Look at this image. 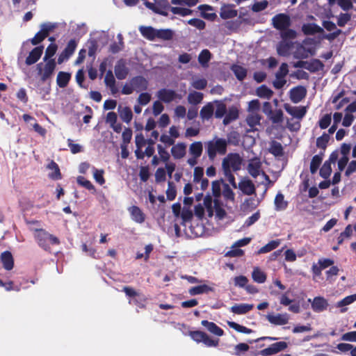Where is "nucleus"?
<instances>
[{
    "label": "nucleus",
    "instance_id": "nucleus-62",
    "mask_svg": "<svg viewBox=\"0 0 356 356\" xmlns=\"http://www.w3.org/2000/svg\"><path fill=\"white\" fill-rule=\"evenodd\" d=\"M188 24L197 28L199 30H203L205 29L206 23L204 20L198 18H193L188 21Z\"/></svg>",
    "mask_w": 356,
    "mask_h": 356
},
{
    "label": "nucleus",
    "instance_id": "nucleus-30",
    "mask_svg": "<svg viewBox=\"0 0 356 356\" xmlns=\"http://www.w3.org/2000/svg\"><path fill=\"white\" fill-rule=\"evenodd\" d=\"M186 146L183 143H179L171 148V154L175 159H180L186 154Z\"/></svg>",
    "mask_w": 356,
    "mask_h": 356
},
{
    "label": "nucleus",
    "instance_id": "nucleus-28",
    "mask_svg": "<svg viewBox=\"0 0 356 356\" xmlns=\"http://www.w3.org/2000/svg\"><path fill=\"white\" fill-rule=\"evenodd\" d=\"M118 111L119 113L120 118L123 122L129 123L132 120L133 113L129 106L122 107L120 105L118 108Z\"/></svg>",
    "mask_w": 356,
    "mask_h": 356
},
{
    "label": "nucleus",
    "instance_id": "nucleus-11",
    "mask_svg": "<svg viewBox=\"0 0 356 356\" xmlns=\"http://www.w3.org/2000/svg\"><path fill=\"white\" fill-rule=\"evenodd\" d=\"M43 49L44 47L42 45L33 48L30 51L29 56L26 57L25 63L27 65H31L36 63L42 55Z\"/></svg>",
    "mask_w": 356,
    "mask_h": 356
},
{
    "label": "nucleus",
    "instance_id": "nucleus-1",
    "mask_svg": "<svg viewBox=\"0 0 356 356\" xmlns=\"http://www.w3.org/2000/svg\"><path fill=\"white\" fill-rule=\"evenodd\" d=\"M209 159L213 161L218 154L225 155L227 150V141L225 138L215 137L213 140L205 143Z\"/></svg>",
    "mask_w": 356,
    "mask_h": 356
},
{
    "label": "nucleus",
    "instance_id": "nucleus-4",
    "mask_svg": "<svg viewBox=\"0 0 356 356\" xmlns=\"http://www.w3.org/2000/svg\"><path fill=\"white\" fill-rule=\"evenodd\" d=\"M44 62V66L42 63H38L36 66L38 74L40 76V81L42 82H45L51 77L56 67V63L54 59H49Z\"/></svg>",
    "mask_w": 356,
    "mask_h": 356
},
{
    "label": "nucleus",
    "instance_id": "nucleus-33",
    "mask_svg": "<svg viewBox=\"0 0 356 356\" xmlns=\"http://www.w3.org/2000/svg\"><path fill=\"white\" fill-rule=\"evenodd\" d=\"M238 118V110L235 106H232L229 108L228 112L226 113L223 119V124L227 125L232 122L236 120Z\"/></svg>",
    "mask_w": 356,
    "mask_h": 356
},
{
    "label": "nucleus",
    "instance_id": "nucleus-61",
    "mask_svg": "<svg viewBox=\"0 0 356 356\" xmlns=\"http://www.w3.org/2000/svg\"><path fill=\"white\" fill-rule=\"evenodd\" d=\"M177 195V191L175 186L172 181H169L168 184V189L166 191L167 199L170 201H172L175 199Z\"/></svg>",
    "mask_w": 356,
    "mask_h": 356
},
{
    "label": "nucleus",
    "instance_id": "nucleus-34",
    "mask_svg": "<svg viewBox=\"0 0 356 356\" xmlns=\"http://www.w3.org/2000/svg\"><path fill=\"white\" fill-rule=\"evenodd\" d=\"M255 93L259 97L267 99H270L273 95V91L264 84L258 87Z\"/></svg>",
    "mask_w": 356,
    "mask_h": 356
},
{
    "label": "nucleus",
    "instance_id": "nucleus-25",
    "mask_svg": "<svg viewBox=\"0 0 356 356\" xmlns=\"http://www.w3.org/2000/svg\"><path fill=\"white\" fill-rule=\"evenodd\" d=\"M129 73V70L126 67L124 62L120 60L115 66V74L117 79L120 80L124 79Z\"/></svg>",
    "mask_w": 356,
    "mask_h": 356
},
{
    "label": "nucleus",
    "instance_id": "nucleus-10",
    "mask_svg": "<svg viewBox=\"0 0 356 356\" xmlns=\"http://www.w3.org/2000/svg\"><path fill=\"white\" fill-rule=\"evenodd\" d=\"M284 108L289 114L300 120L302 119L307 113L305 106H292L289 104H284Z\"/></svg>",
    "mask_w": 356,
    "mask_h": 356
},
{
    "label": "nucleus",
    "instance_id": "nucleus-13",
    "mask_svg": "<svg viewBox=\"0 0 356 356\" xmlns=\"http://www.w3.org/2000/svg\"><path fill=\"white\" fill-rule=\"evenodd\" d=\"M266 319L273 325H284L289 323V316L287 314H277L276 315L268 314Z\"/></svg>",
    "mask_w": 356,
    "mask_h": 356
},
{
    "label": "nucleus",
    "instance_id": "nucleus-64",
    "mask_svg": "<svg viewBox=\"0 0 356 356\" xmlns=\"http://www.w3.org/2000/svg\"><path fill=\"white\" fill-rule=\"evenodd\" d=\"M332 121L331 113L325 114L318 121V125L321 129L327 128Z\"/></svg>",
    "mask_w": 356,
    "mask_h": 356
},
{
    "label": "nucleus",
    "instance_id": "nucleus-48",
    "mask_svg": "<svg viewBox=\"0 0 356 356\" xmlns=\"http://www.w3.org/2000/svg\"><path fill=\"white\" fill-rule=\"evenodd\" d=\"M280 36L282 40L289 41V40L295 39L297 36L296 31L293 29L286 28V29L280 31Z\"/></svg>",
    "mask_w": 356,
    "mask_h": 356
},
{
    "label": "nucleus",
    "instance_id": "nucleus-5",
    "mask_svg": "<svg viewBox=\"0 0 356 356\" xmlns=\"http://www.w3.org/2000/svg\"><path fill=\"white\" fill-rule=\"evenodd\" d=\"M188 335L195 342H202L207 347H217L220 341L219 339H212L207 333L200 330L189 331Z\"/></svg>",
    "mask_w": 356,
    "mask_h": 356
},
{
    "label": "nucleus",
    "instance_id": "nucleus-37",
    "mask_svg": "<svg viewBox=\"0 0 356 356\" xmlns=\"http://www.w3.org/2000/svg\"><path fill=\"white\" fill-rule=\"evenodd\" d=\"M214 108L211 102L207 103L200 110V115L202 120H209L213 115Z\"/></svg>",
    "mask_w": 356,
    "mask_h": 356
},
{
    "label": "nucleus",
    "instance_id": "nucleus-59",
    "mask_svg": "<svg viewBox=\"0 0 356 356\" xmlns=\"http://www.w3.org/2000/svg\"><path fill=\"white\" fill-rule=\"evenodd\" d=\"M104 173V170H99L95 168H93V177L96 182H97L99 185H103L105 183Z\"/></svg>",
    "mask_w": 356,
    "mask_h": 356
},
{
    "label": "nucleus",
    "instance_id": "nucleus-29",
    "mask_svg": "<svg viewBox=\"0 0 356 356\" xmlns=\"http://www.w3.org/2000/svg\"><path fill=\"white\" fill-rule=\"evenodd\" d=\"M156 30L152 26H141L139 31L141 35L148 40L153 41L156 38Z\"/></svg>",
    "mask_w": 356,
    "mask_h": 356
},
{
    "label": "nucleus",
    "instance_id": "nucleus-63",
    "mask_svg": "<svg viewBox=\"0 0 356 356\" xmlns=\"http://www.w3.org/2000/svg\"><path fill=\"white\" fill-rule=\"evenodd\" d=\"M356 300V293L350 296H348L343 298L341 300L339 301L337 304L338 307H342L351 303L354 302Z\"/></svg>",
    "mask_w": 356,
    "mask_h": 356
},
{
    "label": "nucleus",
    "instance_id": "nucleus-8",
    "mask_svg": "<svg viewBox=\"0 0 356 356\" xmlns=\"http://www.w3.org/2000/svg\"><path fill=\"white\" fill-rule=\"evenodd\" d=\"M56 28L54 24L51 23H44L41 25V30L39 31L35 36L31 39L33 45H37L42 42L49 34V32Z\"/></svg>",
    "mask_w": 356,
    "mask_h": 356
},
{
    "label": "nucleus",
    "instance_id": "nucleus-7",
    "mask_svg": "<svg viewBox=\"0 0 356 356\" xmlns=\"http://www.w3.org/2000/svg\"><path fill=\"white\" fill-rule=\"evenodd\" d=\"M288 347V343L285 341H279L274 343H272L268 347L262 349L259 351H256L252 353L253 356H270L275 354H277L280 352H282L286 349Z\"/></svg>",
    "mask_w": 356,
    "mask_h": 356
},
{
    "label": "nucleus",
    "instance_id": "nucleus-41",
    "mask_svg": "<svg viewBox=\"0 0 356 356\" xmlns=\"http://www.w3.org/2000/svg\"><path fill=\"white\" fill-rule=\"evenodd\" d=\"M323 155L321 154H316L313 156L311 163H310V172L312 174H314L317 172L320 165L322 163L323 161Z\"/></svg>",
    "mask_w": 356,
    "mask_h": 356
},
{
    "label": "nucleus",
    "instance_id": "nucleus-9",
    "mask_svg": "<svg viewBox=\"0 0 356 356\" xmlns=\"http://www.w3.org/2000/svg\"><path fill=\"white\" fill-rule=\"evenodd\" d=\"M272 23L274 28L279 31L286 29L291 24L290 17L285 13L275 15L272 18Z\"/></svg>",
    "mask_w": 356,
    "mask_h": 356
},
{
    "label": "nucleus",
    "instance_id": "nucleus-58",
    "mask_svg": "<svg viewBox=\"0 0 356 356\" xmlns=\"http://www.w3.org/2000/svg\"><path fill=\"white\" fill-rule=\"evenodd\" d=\"M170 11L174 15H179L182 17H185V16L190 15L192 14V10L191 9L186 8H181V7H172L171 6Z\"/></svg>",
    "mask_w": 356,
    "mask_h": 356
},
{
    "label": "nucleus",
    "instance_id": "nucleus-54",
    "mask_svg": "<svg viewBox=\"0 0 356 356\" xmlns=\"http://www.w3.org/2000/svg\"><path fill=\"white\" fill-rule=\"evenodd\" d=\"M283 112L281 109L275 110L268 116L273 124H279L283 121Z\"/></svg>",
    "mask_w": 356,
    "mask_h": 356
},
{
    "label": "nucleus",
    "instance_id": "nucleus-6",
    "mask_svg": "<svg viewBox=\"0 0 356 356\" xmlns=\"http://www.w3.org/2000/svg\"><path fill=\"white\" fill-rule=\"evenodd\" d=\"M145 6L155 13L159 14L164 17L168 16V10H170L171 6H170L168 0H159L155 3H151L148 1L145 2Z\"/></svg>",
    "mask_w": 356,
    "mask_h": 356
},
{
    "label": "nucleus",
    "instance_id": "nucleus-38",
    "mask_svg": "<svg viewBox=\"0 0 356 356\" xmlns=\"http://www.w3.org/2000/svg\"><path fill=\"white\" fill-rule=\"evenodd\" d=\"M70 79V73L59 72L57 75L56 83L60 88H65L68 85Z\"/></svg>",
    "mask_w": 356,
    "mask_h": 356
},
{
    "label": "nucleus",
    "instance_id": "nucleus-56",
    "mask_svg": "<svg viewBox=\"0 0 356 356\" xmlns=\"http://www.w3.org/2000/svg\"><path fill=\"white\" fill-rule=\"evenodd\" d=\"M332 172L330 162L325 161L320 169V176L323 179H327Z\"/></svg>",
    "mask_w": 356,
    "mask_h": 356
},
{
    "label": "nucleus",
    "instance_id": "nucleus-39",
    "mask_svg": "<svg viewBox=\"0 0 356 356\" xmlns=\"http://www.w3.org/2000/svg\"><path fill=\"white\" fill-rule=\"evenodd\" d=\"M324 67L323 63L318 59H312L307 61L306 70L312 73L317 72L322 70Z\"/></svg>",
    "mask_w": 356,
    "mask_h": 356
},
{
    "label": "nucleus",
    "instance_id": "nucleus-27",
    "mask_svg": "<svg viewBox=\"0 0 356 356\" xmlns=\"http://www.w3.org/2000/svg\"><path fill=\"white\" fill-rule=\"evenodd\" d=\"M214 291V289L207 284H201L195 286H193L188 290V293L191 296H196L203 293H208L209 292Z\"/></svg>",
    "mask_w": 356,
    "mask_h": 356
},
{
    "label": "nucleus",
    "instance_id": "nucleus-47",
    "mask_svg": "<svg viewBox=\"0 0 356 356\" xmlns=\"http://www.w3.org/2000/svg\"><path fill=\"white\" fill-rule=\"evenodd\" d=\"M173 38V31L170 29H157L156 38L170 40Z\"/></svg>",
    "mask_w": 356,
    "mask_h": 356
},
{
    "label": "nucleus",
    "instance_id": "nucleus-51",
    "mask_svg": "<svg viewBox=\"0 0 356 356\" xmlns=\"http://www.w3.org/2000/svg\"><path fill=\"white\" fill-rule=\"evenodd\" d=\"M280 245L279 241H271L269 243H268L266 245L261 248L259 251L258 254H264L269 252L275 248H277Z\"/></svg>",
    "mask_w": 356,
    "mask_h": 356
},
{
    "label": "nucleus",
    "instance_id": "nucleus-18",
    "mask_svg": "<svg viewBox=\"0 0 356 356\" xmlns=\"http://www.w3.org/2000/svg\"><path fill=\"white\" fill-rule=\"evenodd\" d=\"M328 307V302L323 297H315L312 302V308L315 312H321L326 310Z\"/></svg>",
    "mask_w": 356,
    "mask_h": 356
},
{
    "label": "nucleus",
    "instance_id": "nucleus-40",
    "mask_svg": "<svg viewBox=\"0 0 356 356\" xmlns=\"http://www.w3.org/2000/svg\"><path fill=\"white\" fill-rule=\"evenodd\" d=\"M253 280L259 284L264 283L266 280V275L259 268L255 267L252 273Z\"/></svg>",
    "mask_w": 356,
    "mask_h": 356
},
{
    "label": "nucleus",
    "instance_id": "nucleus-43",
    "mask_svg": "<svg viewBox=\"0 0 356 356\" xmlns=\"http://www.w3.org/2000/svg\"><path fill=\"white\" fill-rule=\"evenodd\" d=\"M190 154L195 157H200L202 154V144L201 142H194L189 147Z\"/></svg>",
    "mask_w": 356,
    "mask_h": 356
},
{
    "label": "nucleus",
    "instance_id": "nucleus-24",
    "mask_svg": "<svg viewBox=\"0 0 356 356\" xmlns=\"http://www.w3.org/2000/svg\"><path fill=\"white\" fill-rule=\"evenodd\" d=\"M1 261L6 270H10L13 268L14 259L10 252L4 251L2 252L1 254Z\"/></svg>",
    "mask_w": 356,
    "mask_h": 356
},
{
    "label": "nucleus",
    "instance_id": "nucleus-17",
    "mask_svg": "<svg viewBox=\"0 0 356 356\" xmlns=\"http://www.w3.org/2000/svg\"><path fill=\"white\" fill-rule=\"evenodd\" d=\"M131 219L137 223H143L145 220V215L137 206H131L128 209Z\"/></svg>",
    "mask_w": 356,
    "mask_h": 356
},
{
    "label": "nucleus",
    "instance_id": "nucleus-21",
    "mask_svg": "<svg viewBox=\"0 0 356 356\" xmlns=\"http://www.w3.org/2000/svg\"><path fill=\"white\" fill-rule=\"evenodd\" d=\"M261 168V163L260 160L258 158H254L248 163V170L252 177L256 178L259 175Z\"/></svg>",
    "mask_w": 356,
    "mask_h": 356
},
{
    "label": "nucleus",
    "instance_id": "nucleus-20",
    "mask_svg": "<svg viewBox=\"0 0 356 356\" xmlns=\"http://www.w3.org/2000/svg\"><path fill=\"white\" fill-rule=\"evenodd\" d=\"M254 307L252 304L241 303L235 304L230 307V312L235 314L241 315L245 314L251 311Z\"/></svg>",
    "mask_w": 356,
    "mask_h": 356
},
{
    "label": "nucleus",
    "instance_id": "nucleus-44",
    "mask_svg": "<svg viewBox=\"0 0 356 356\" xmlns=\"http://www.w3.org/2000/svg\"><path fill=\"white\" fill-rule=\"evenodd\" d=\"M214 103L216 104L215 117L216 118H222L227 113L226 105L222 102L218 100L215 101Z\"/></svg>",
    "mask_w": 356,
    "mask_h": 356
},
{
    "label": "nucleus",
    "instance_id": "nucleus-36",
    "mask_svg": "<svg viewBox=\"0 0 356 356\" xmlns=\"http://www.w3.org/2000/svg\"><path fill=\"white\" fill-rule=\"evenodd\" d=\"M220 16L223 19H232L237 16V10L230 6H223L220 8Z\"/></svg>",
    "mask_w": 356,
    "mask_h": 356
},
{
    "label": "nucleus",
    "instance_id": "nucleus-55",
    "mask_svg": "<svg viewBox=\"0 0 356 356\" xmlns=\"http://www.w3.org/2000/svg\"><path fill=\"white\" fill-rule=\"evenodd\" d=\"M353 234V229L351 225H348L346 227L345 230L341 232L337 238L338 245H341L345 240L351 236Z\"/></svg>",
    "mask_w": 356,
    "mask_h": 356
},
{
    "label": "nucleus",
    "instance_id": "nucleus-57",
    "mask_svg": "<svg viewBox=\"0 0 356 356\" xmlns=\"http://www.w3.org/2000/svg\"><path fill=\"white\" fill-rule=\"evenodd\" d=\"M158 153L160 156V160L164 163H168L170 155L164 147L161 145H157Z\"/></svg>",
    "mask_w": 356,
    "mask_h": 356
},
{
    "label": "nucleus",
    "instance_id": "nucleus-52",
    "mask_svg": "<svg viewBox=\"0 0 356 356\" xmlns=\"http://www.w3.org/2000/svg\"><path fill=\"white\" fill-rule=\"evenodd\" d=\"M329 140H330V135L326 133H323L322 134V136L317 138V139H316L317 147L325 150L327 146V143H328Z\"/></svg>",
    "mask_w": 356,
    "mask_h": 356
},
{
    "label": "nucleus",
    "instance_id": "nucleus-50",
    "mask_svg": "<svg viewBox=\"0 0 356 356\" xmlns=\"http://www.w3.org/2000/svg\"><path fill=\"white\" fill-rule=\"evenodd\" d=\"M261 119V117L258 113H251L248 115L246 122L251 128H253L260 124Z\"/></svg>",
    "mask_w": 356,
    "mask_h": 356
},
{
    "label": "nucleus",
    "instance_id": "nucleus-31",
    "mask_svg": "<svg viewBox=\"0 0 356 356\" xmlns=\"http://www.w3.org/2000/svg\"><path fill=\"white\" fill-rule=\"evenodd\" d=\"M293 46V42L290 41L282 40L277 47V51L280 56H286L290 53V50Z\"/></svg>",
    "mask_w": 356,
    "mask_h": 356
},
{
    "label": "nucleus",
    "instance_id": "nucleus-49",
    "mask_svg": "<svg viewBox=\"0 0 356 356\" xmlns=\"http://www.w3.org/2000/svg\"><path fill=\"white\" fill-rule=\"evenodd\" d=\"M76 181L79 185L84 187L88 191H92L93 193L96 192V189L94 185L91 183L90 181L86 179L84 177L79 176Z\"/></svg>",
    "mask_w": 356,
    "mask_h": 356
},
{
    "label": "nucleus",
    "instance_id": "nucleus-19",
    "mask_svg": "<svg viewBox=\"0 0 356 356\" xmlns=\"http://www.w3.org/2000/svg\"><path fill=\"white\" fill-rule=\"evenodd\" d=\"M238 188L242 193L247 195L255 193V186L250 179H243L238 183Z\"/></svg>",
    "mask_w": 356,
    "mask_h": 356
},
{
    "label": "nucleus",
    "instance_id": "nucleus-3",
    "mask_svg": "<svg viewBox=\"0 0 356 356\" xmlns=\"http://www.w3.org/2000/svg\"><path fill=\"white\" fill-rule=\"evenodd\" d=\"M243 159L238 153H229L222 162L223 171L236 172L241 170Z\"/></svg>",
    "mask_w": 356,
    "mask_h": 356
},
{
    "label": "nucleus",
    "instance_id": "nucleus-16",
    "mask_svg": "<svg viewBox=\"0 0 356 356\" xmlns=\"http://www.w3.org/2000/svg\"><path fill=\"white\" fill-rule=\"evenodd\" d=\"M302 31L305 35H313L316 33H322L324 30L315 23H307L302 25Z\"/></svg>",
    "mask_w": 356,
    "mask_h": 356
},
{
    "label": "nucleus",
    "instance_id": "nucleus-14",
    "mask_svg": "<svg viewBox=\"0 0 356 356\" xmlns=\"http://www.w3.org/2000/svg\"><path fill=\"white\" fill-rule=\"evenodd\" d=\"M307 91L303 86H297L290 90V99L292 102L297 104L306 96Z\"/></svg>",
    "mask_w": 356,
    "mask_h": 356
},
{
    "label": "nucleus",
    "instance_id": "nucleus-23",
    "mask_svg": "<svg viewBox=\"0 0 356 356\" xmlns=\"http://www.w3.org/2000/svg\"><path fill=\"white\" fill-rule=\"evenodd\" d=\"M268 152L275 157H282L284 154L283 146L275 140L270 142Z\"/></svg>",
    "mask_w": 356,
    "mask_h": 356
},
{
    "label": "nucleus",
    "instance_id": "nucleus-35",
    "mask_svg": "<svg viewBox=\"0 0 356 356\" xmlns=\"http://www.w3.org/2000/svg\"><path fill=\"white\" fill-rule=\"evenodd\" d=\"M275 209L276 211L285 210L288 207V202L284 200V196L281 192H278L274 200Z\"/></svg>",
    "mask_w": 356,
    "mask_h": 356
},
{
    "label": "nucleus",
    "instance_id": "nucleus-46",
    "mask_svg": "<svg viewBox=\"0 0 356 356\" xmlns=\"http://www.w3.org/2000/svg\"><path fill=\"white\" fill-rule=\"evenodd\" d=\"M203 99V94L200 92L193 91L190 92L188 96V101L190 104L197 105Z\"/></svg>",
    "mask_w": 356,
    "mask_h": 356
},
{
    "label": "nucleus",
    "instance_id": "nucleus-22",
    "mask_svg": "<svg viewBox=\"0 0 356 356\" xmlns=\"http://www.w3.org/2000/svg\"><path fill=\"white\" fill-rule=\"evenodd\" d=\"M201 324L205 327L209 332L218 337H221L224 334V330L213 322L203 320L202 321Z\"/></svg>",
    "mask_w": 356,
    "mask_h": 356
},
{
    "label": "nucleus",
    "instance_id": "nucleus-42",
    "mask_svg": "<svg viewBox=\"0 0 356 356\" xmlns=\"http://www.w3.org/2000/svg\"><path fill=\"white\" fill-rule=\"evenodd\" d=\"M211 58V54L208 49H203L198 56V62L202 66L208 65V63Z\"/></svg>",
    "mask_w": 356,
    "mask_h": 356
},
{
    "label": "nucleus",
    "instance_id": "nucleus-32",
    "mask_svg": "<svg viewBox=\"0 0 356 356\" xmlns=\"http://www.w3.org/2000/svg\"><path fill=\"white\" fill-rule=\"evenodd\" d=\"M231 70L233 72L236 79L240 81H243L247 76V69L241 65L234 64L231 67Z\"/></svg>",
    "mask_w": 356,
    "mask_h": 356
},
{
    "label": "nucleus",
    "instance_id": "nucleus-60",
    "mask_svg": "<svg viewBox=\"0 0 356 356\" xmlns=\"http://www.w3.org/2000/svg\"><path fill=\"white\" fill-rule=\"evenodd\" d=\"M351 19V14L346 13H340V15L337 17V25L339 27H343Z\"/></svg>",
    "mask_w": 356,
    "mask_h": 356
},
{
    "label": "nucleus",
    "instance_id": "nucleus-45",
    "mask_svg": "<svg viewBox=\"0 0 356 356\" xmlns=\"http://www.w3.org/2000/svg\"><path fill=\"white\" fill-rule=\"evenodd\" d=\"M227 324L231 328L241 333L250 334L254 332L252 329L246 327L234 321H228Z\"/></svg>",
    "mask_w": 356,
    "mask_h": 356
},
{
    "label": "nucleus",
    "instance_id": "nucleus-53",
    "mask_svg": "<svg viewBox=\"0 0 356 356\" xmlns=\"http://www.w3.org/2000/svg\"><path fill=\"white\" fill-rule=\"evenodd\" d=\"M58 49L57 44L54 43H51L48 45L46 49L45 54L43 58L44 61L49 60V59H53L52 57L55 55Z\"/></svg>",
    "mask_w": 356,
    "mask_h": 356
},
{
    "label": "nucleus",
    "instance_id": "nucleus-15",
    "mask_svg": "<svg viewBox=\"0 0 356 356\" xmlns=\"http://www.w3.org/2000/svg\"><path fill=\"white\" fill-rule=\"evenodd\" d=\"M131 83L137 92L144 91L147 89L148 81L142 76H136L131 79Z\"/></svg>",
    "mask_w": 356,
    "mask_h": 356
},
{
    "label": "nucleus",
    "instance_id": "nucleus-12",
    "mask_svg": "<svg viewBox=\"0 0 356 356\" xmlns=\"http://www.w3.org/2000/svg\"><path fill=\"white\" fill-rule=\"evenodd\" d=\"M177 96L175 91L170 89L162 88L157 92L158 98L164 103L172 102Z\"/></svg>",
    "mask_w": 356,
    "mask_h": 356
},
{
    "label": "nucleus",
    "instance_id": "nucleus-2",
    "mask_svg": "<svg viewBox=\"0 0 356 356\" xmlns=\"http://www.w3.org/2000/svg\"><path fill=\"white\" fill-rule=\"evenodd\" d=\"M35 238L40 247L44 250L50 249L49 243L51 245H59L60 240L58 237L49 234L44 229H36Z\"/></svg>",
    "mask_w": 356,
    "mask_h": 356
},
{
    "label": "nucleus",
    "instance_id": "nucleus-26",
    "mask_svg": "<svg viewBox=\"0 0 356 356\" xmlns=\"http://www.w3.org/2000/svg\"><path fill=\"white\" fill-rule=\"evenodd\" d=\"M47 168L49 170H52V172L48 175L51 179L59 180L62 179V175L59 166L54 161H51V162L47 165Z\"/></svg>",
    "mask_w": 356,
    "mask_h": 356
}]
</instances>
